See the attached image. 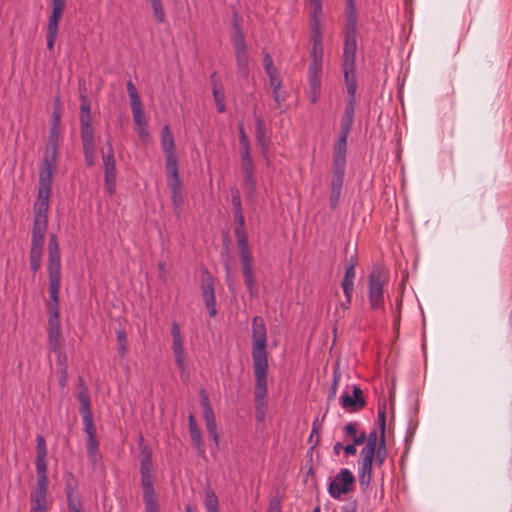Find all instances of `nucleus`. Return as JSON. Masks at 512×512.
Returning a JSON list of instances; mask_svg holds the SVG:
<instances>
[{"mask_svg":"<svg viewBox=\"0 0 512 512\" xmlns=\"http://www.w3.org/2000/svg\"><path fill=\"white\" fill-rule=\"evenodd\" d=\"M255 137L262 153L265 154L270 145V138L267 135L265 122L260 116L255 117Z\"/></svg>","mask_w":512,"mask_h":512,"instance_id":"27","label":"nucleus"},{"mask_svg":"<svg viewBox=\"0 0 512 512\" xmlns=\"http://www.w3.org/2000/svg\"><path fill=\"white\" fill-rule=\"evenodd\" d=\"M48 276H61L60 251H48Z\"/></svg>","mask_w":512,"mask_h":512,"instance_id":"34","label":"nucleus"},{"mask_svg":"<svg viewBox=\"0 0 512 512\" xmlns=\"http://www.w3.org/2000/svg\"><path fill=\"white\" fill-rule=\"evenodd\" d=\"M233 219L235 224L234 234L238 249L249 248L243 211L233 212Z\"/></svg>","mask_w":512,"mask_h":512,"instance_id":"22","label":"nucleus"},{"mask_svg":"<svg viewBox=\"0 0 512 512\" xmlns=\"http://www.w3.org/2000/svg\"><path fill=\"white\" fill-rule=\"evenodd\" d=\"M57 374H58V383L61 388H64L67 385V381H68V371H67V369H58Z\"/></svg>","mask_w":512,"mask_h":512,"instance_id":"62","label":"nucleus"},{"mask_svg":"<svg viewBox=\"0 0 512 512\" xmlns=\"http://www.w3.org/2000/svg\"><path fill=\"white\" fill-rule=\"evenodd\" d=\"M84 425V432L87 438L96 437V427L93 421V414L81 415Z\"/></svg>","mask_w":512,"mask_h":512,"instance_id":"48","label":"nucleus"},{"mask_svg":"<svg viewBox=\"0 0 512 512\" xmlns=\"http://www.w3.org/2000/svg\"><path fill=\"white\" fill-rule=\"evenodd\" d=\"M357 28H345L343 62H355L357 52Z\"/></svg>","mask_w":512,"mask_h":512,"instance_id":"19","label":"nucleus"},{"mask_svg":"<svg viewBox=\"0 0 512 512\" xmlns=\"http://www.w3.org/2000/svg\"><path fill=\"white\" fill-rule=\"evenodd\" d=\"M309 98L312 104L318 102L321 95L322 66H308Z\"/></svg>","mask_w":512,"mask_h":512,"instance_id":"16","label":"nucleus"},{"mask_svg":"<svg viewBox=\"0 0 512 512\" xmlns=\"http://www.w3.org/2000/svg\"><path fill=\"white\" fill-rule=\"evenodd\" d=\"M270 86L273 89V98L275 102L279 105L281 102L285 101V96L280 92L282 82L278 77V73L272 74L268 76Z\"/></svg>","mask_w":512,"mask_h":512,"instance_id":"41","label":"nucleus"},{"mask_svg":"<svg viewBox=\"0 0 512 512\" xmlns=\"http://www.w3.org/2000/svg\"><path fill=\"white\" fill-rule=\"evenodd\" d=\"M355 484V477L353 473L343 468L336 474L334 479L328 485V492L334 499H339L341 495L348 494Z\"/></svg>","mask_w":512,"mask_h":512,"instance_id":"7","label":"nucleus"},{"mask_svg":"<svg viewBox=\"0 0 512 512\" xmlns=\"http://www.w3.org/2000/svg\"><path fill=\"white\" fill-rule=\"evenodd\" d=\"M215 76H216V72L212 73V75H211L212 93H213L217 111L219 113H223V112H225V109H226L225 95H224V91H223L221 82L219 80H216Z\"/></svg>","mask_w":512,"mask_h":512,"instance_id":"29","label":"nucleus"},{"mask_svg":"<svg viewBox=\"0 0 512 512\" xmlns=\"http://www.w3.org/2000/svg\"><path fill=\"white\" fill-rule=\"evenodd\" d=\"M200 395V404L203 409V415L214 413L213 408L210 404L209 396L204 389H201L199 392Z\"/></svg>","mask_w":512,"mask_h":512,"instance_id":"52","label":"nucleus"},{"mask_svg":"<svg viewBox=\"0 0 512 512\" xmlns=\"http://www.w3.org/2000/svg\"><path fill=\"white\" fill-rule=\"evenodd\" d=\"M339 381H340V373L338 372L337 369H335L333 371V379H332V384H331V387H330V392L328 394V402L332 401L335 396H336V392H337V388H338V385H339Z\"/></svg>","mask_w":512,"mask_h":512,"instance_id":"53","label":"nucleus"},{"mask_svg":"<svg viewBox=\"0 0 512 512\" xmlns=\"http://www.w3.org/2000/svg\"><path fill=\"white\" fill-rule=\"evenodd\" d=\"M58 32L47 30L46 40H47V48L49 50L53 49L55 41L57 39Z\"/></svg>","mask_w":512,"mask_h":512,"instance_id":"63","label":"nucleus"},{"mask_svg":"<svg viewBox=\"0 0 512 512\" xmlns=\"http://www.w3.org/2000/svg\"><path fill=\"white\" fill-rule=\"evenodd\" d=\"M239 144L241 147V158L250 157V142L247 135L239 137Z\"/></svg>","mask_w":512,"mask_h":512,"instance_id":"56","label":"nucleus"},{"mask_svg":"<svg viewBox=\"0 0 512 512\" xmlns=\"http://www.w3.org/2000/svg\"><path fill=\"white\" fill-rule=\"evenodd\" d=\"M378 422L380 426V435L385 436V427H386V407L383 405L378 409Z\"/></svg>","mask_w":512,"mask_h":512,"instance_id":"59","label":"nucleus"},{"mask_svg":"<svg viewBox=\"0 0 512 512\" xmlns=\"http://www.w3.org/2000/svg\"><path fill=\"white\" fill-rule=\"evenodd\" d=\"M342 66L349 99H355V94L357 90L355 62H343Z\"/></svg>","mask_w":512,"mask_h":512,"instance_id":"25","label":"nucleus"},{"mask_svg":"<svg viewBox=\"0 0 512 512\" xmlns=\"http://www.w3.org/2000/svg\"><path fill=\"white\" fill-rule=\"evenodd\" d=\"M85 85H79L80 91V138L82 142L83 155L88 167L94 166L96 162L95 133L92 125L91 103L87 95L82 93Z\"/></svg>","mask_w":512,"mask_h":512,"instance_id":"3","label":"nucleus"},{"mask_svg":"<svg viewBox=\"0 0 512 512\" xmlns=\"http://www.w3.org/2000/svg\"><path fill=\"white\" fill-rule=\"evenodd\" d=\"M312 12L309 18L322 19V4L320 0H311Z\"/></svg>","mask_w":512,"mask_h":512,"instance_id":"60","label":"nucleus"},{"mask_svg":"<svg viewBox=\"0 0 512 512\" xmlns=\"http://www.w3.org/2000/svg\"><path fill=\"white\" fill-rule=\"evenodd\" d=\"M310 39L323 38L321 19L309 18Z\"/></svg>","mask_w":512,"mask_h":512,"instance_id":"50","label":"nucleus"},{"mask_svg":"<svg viewBox=\"0 0 512 512\" xmlns=\"http://www.w3.org/2000/svg\"><path fill=\"white\" fill-rule=\"evenodd\" d=\"M242 170L244 172V182L247 187V194L253 197L256 191V179L254 175V165L252 157L241 158Z\"/></svg>","mask_w":512,"mask_h":512,"instance_id":"23","label":"nucleus"},{"mask_svg":"<svg viewBox=\"0 0 512 512\" xmlns=\"http://www.w3.org/2000/svg\"><path fill=\"white\" fill-rule=\"evenodd\" d=\"M45 237L32 236L29 252L30 269L36 273L41 268Z\"/></svg>","mask_w":512,"mask_h":512,"instance_id":"20","label":"nucleus"},{"mask_svg":"<svg viewBox=\"0 0 512 512\" xmlns=\"http://www.w3.org/2000/svg\"><path fill=\"white\" fill-rule=\"evenodd\" d=\"M127 92L130 98V105L141 103L138 91L132 81H128L126 84Z\"/></svg>","mask_w":512,"mask_h":512,"instance_id":"54","label":"nucleus"},{"mask_svg":"<svg viewBox=\"0 0 512 512\" xmlns=\"http://www.w3.org/2000/svg\"><path fill=\"white\" fill-rule=\"evenodd\" d=\"M235 16L237 15L235 14ZM231 42L233 44L234 49L248 47L244 33L242 31L241 24L236 17H234L233 20V36L231 38Z\"/></svg>","mask_w":512,"mask_h":512,"instance_id":"36","label":"nucleus"},{"mask_svg":"<svg viewBox=\"0 0 512 512\" xmlns=\"http://www.w3.org/2000/svg\"><path fill=\"white\" fill-rule=\"evenodd\" d=\"M31 510L30 512H47L49 503L47 498L30 497Z\"/></svg>","mask_w":512,"mask_h":512,"instance_id":"49","label":"nucleus"},{"mask_svg":"<svg viewBox=\"0 0 512 512\" xmlns=\"http://www.w3.org/2000/svg\"><path fill=\"white\" fill-rule=\"evenodd\" d=\"M206 429L210 437L214 440L215 444H219V433L217 429V423L214 413H208L206 415H203Z\"/></svg>","mask_w":512,"mask_h":512,"instance_id":"40","label":"nucleus"},{"mask_svg":"<svg viewBox=\"0 0 512 512\" xmlns=\"http://www.w3.org/2000/svg\"><path fill=\"white\" fill-rule=\"evenodd\" d=\"M252 359L255 378L254 397L257 410L264 407L268 394V352L266 325L261 316L252 319Z\"/></svg>","mask_w":512,"mask_h":512,"instance_id":"2","label":"nucleus"},{"mask_svg":"<svg viewBox=\"0 0 512 512\" xmlns=\"http://www.w3.org/2000/svg\"><path fill=\"white\" fill-rule=\"evenodd\" d=\"M374 456L371 454H361L359 461V483L362 490H366L370 485L372 479V468H373Z\"/></svg>","mask_w":512,"mask_h":512,"instance_id":"18","label":"nucleus"},{"mask_svg":"<svg viewBox=\"0 0 512 512\" xmlns=\"http://www.w3.org/2000/svg\"><path fill=\"white\" fill-rule=\"evenodd\" d=\"M201 292L209 315L216 316L215 279L208 269L201 272Z\"/></svg>","mask_w":512,"mask_h":512,"instance_id":"10","label":"nucleus"},{"mask_svg":"<svg viewBox=\"0 0 512 512\" xmlns=\"http://www.w3.org/2000/svg\"><path fill=\"white\" fill-rule=\"evenodd\" d=\"M66 0H51V14L48 18L47 30L58 32L59 22L63 16Z\"/></svg>","mask_w":512,"mask_h":512,"instance_id":"24","label":"nucleus"},{"mask_svg":"<svg viewBox=\"0 0 512 512\" xmlns=\"http://www.w3.org/2000/svg\"><path fill=\"white\" fill-rule=\"evenodd\" d=\"M131 110L135 124L138 126H145L147 122L142 107V103H136L134 105H131Z\"/></svg>","mask_w":512,"mask_h":512,"instance_id":"44","label":"nucleus"},{"mask_svg":"<svg viewBox=\"0 0 512 512\" xmlns=\"http://www.w3.org/2000/svg\"><path fill=\"white\" fill-rule=\"evenodd\" d=\"M357 426H358V423H356V422L347 423L343 427V432H344L345 436L353 439L358 434Z\"/></svg>","mask_w":512,"mask_h":512,"instance_id":"61","label":"nucleus"},{"mask_svg":"<svg viewBox=\"0 0 512 512\" xmlns=\"http://www.w3.org/2000/svg\"><path fill=\"white\" fill-rule=\"evenodd\" d=\"M60 141V133L57 127L54 125L50 129L48 144L46 146L45 154L58 156V147Z\"/></svg>","mask_w":512,"mask_h":512,"instance_id":"37","label":"nucleus"},{"mask_svg":"<svg viewBox=\"0 0 512 512\" xmlns=\"http://www.w3.org/2000/svg\"><path fill=\"white\" fill-rule=\"evenodd\" d=\"M116 338L118 344V352L121 357H124L128 349V340L124 329H118L116 331Z\"/></svg>","mask_w":512,"mask_h":512,"instance_id":"46","label":"nucleus"},{"mask_svg":"<svg viewBox=\"0 0 512 512\" xmlns=\"http://www.w3.org/2000/svg\"><path fill=\"white\" fill-rule=\"evenodd\" d=\"M65 495L69 512H82V502L78 494L79 482L74 474L66 471L63 476Z\"/></svg>","mask_w":512,"mask_h":512,"instance_id":"11","label":"nucleus"},{"mask_svg":"<svg viewBox=\"0 0 512 512\" xmlns=\"http://www.w3.org/2000/svg\"><path fill=\"white\" fill-rule=\"evenodd\" d=\"M376 464L378 466H381L386 458V440L385 436L380 435V441L378 446L375 449V455H374Z\"/></svg>","mask_w":512,"mask_h":512,"instance_id":"45","label":"nucleus"},{"mask_svg":"<svg viewBox=\"0 0 512 512\" xmlns=\"http://www.w3.org/2000/svg\"><path fill=\"white\" fill-rule=\"evenodd\" d=\"M367 443L365 447L361 450V454H371V456L375 455V449L377 447V430L373 429L367 435Z\"/></svg>","mask_w":512,"mask_h":512,"instance_id":"43","label":"nucleus"},{"mask_svg":"<svg viewBox=\"0 0 512 512\" xmlns=\"http://www.w3.org/2000/svg\"><path fill=\"white\" fill-rule=\"evenodd\" d=\"M151 3L153 15L158 23L165 22V11L162 0H149Z\"/></svg>","mask_w":512,"mask_h":512,"instance_id":"47","label":"nucleus"},{"mask_svg":"<svg viewBox=\"0 0 512 512\" xmlns=\"http://www.w3.org/2000/svg\"><path fill=\"white\" fill-rule=\"evenodd\" d=\"M56 353V369H67V356L65 352L60 349V345L58 346Z\"/></svg>","mask_w":512,"mask_h":512,"instance_id":"57","label":"nucleus"},{"mask_svg":"<svg viewBox=\"0 0 512 512\" xmlns=\"http://www.w3.org/2000/svg\"><path fill=\"white\" fill-rule=\"evenodd\" d=\"M161 148L165 156V165L178 163L174 136L168 124L161 130Z\"/></svg>","mask_w":512,"mask_h":512,"instance_id":"15","label":"nucleus"},{"mask_svg":"<svg viewBox=\"0 0 512 512\" xmlns=\"http://www.w3.org/2000/svg\"><path fill=\"white\" fill-rule=\"evenodd\" d=\"M311 49L309 52V66H322L323 62V38L310 39Z\"/></svg>","mask_w":512,"mask_h":512,"instance_id":"28","label":"nucleus"},{"mask_svg":"<svg viewBox=\"0 0 512 512\" xmlns=\"http://www.w3.org/2000/svg\"><path fill=\"white\" fill-rule=\"evenodd\" d=\"M230 193H231L232 212L243 211L239 189L237 187H232L230 189Z\"/></svg>","mask_w":512,"mask_h":512,"instance_id":"51","label":"nucleus"},{"mask_svg":"<svg viewBox=\"0 0 512 512\" xmlns=\"http://www.w3.org/2000/svg\"><path fill=\"white\" fill-rule=\"evenodd\" d=\"M386 281L380 269L373 270L369 275V302L373 309H380L384 305L383 287Z\"/></svg>","mask_w":512,"mask_h":512,"instance_id":"6","label":"nucleus"},{"mask_svg":"<svg viewBox=\"0 0 512 512\" xmlns=\"http://www.w3.org/2000/svg\"><path fill=\"white\" fill-rule=\"evenodd\" d=\"M49 277V302L47 303L48 311H59V291L61 287V276Z\"/></svg>","mask_w":512,"mask_h":512,"instance_id":"26","label":"nucleus"},{"mask_svg":"<svg viewBox=\"0 0 512 512\" xmlns=\"http://www.w3.org/2000/svg\"><path fill=\"white\" fill-rule=\"evenodd\" d=\"M48 327L47 334L49 340V347L52 351H57L59 346L60 332V312L59 311H48Z\"/></svg>","mask_w":512,"mask_h":512,"instance_id":"17","label":"nucleus"},{"mask_svg":"<svg viewBox=\"0 0 512 512\" xmlns=\"http://www.w3.org/2000/svg\"><path fill=\"white\" fill-rule=\"evenodd\" d=\"M345 15V28H357V12L354 0H346Z\"/></svg>","mask_w":512,"mask_h":512,"instance_id":"39","label":"nucleus"},{"mask_svg":"<svg viewBox=\"0 0 512 512\" xmlns=\"http://www.w3.org/2000/svg\"><path fill=\"white\" fill-rule=\"evenodd\" d=\"M267 512H281V504L278 498H273L270 501Z\"/></svg>","mask_w":512,"mask_h":512,"instance_id":"64","label":"nucleus"},{"mask_svg":"<svg viewBox=\"0 0 512 512\" xmlns=\"http://www.w3.org/2000/svg\"><path fill=\"white\" fill-rule=\"evenodd\" d=\"M319 430L320 425L318 424L317 420H315L312 424V430L308 439V442H312L313 438H315L314 444L311 446L310 450H313L315 446L319 443Z\"/></svg>","mask_w":512,"mask_h":512,"instance_id":"58","label":"nucleus"},{"mask_svg":"<svg viewBox=\"0 0 512 512\" xmlns=\"http://www.w3.org/2000/svg\"><path fill=\"white\" fill-rule=\"evenodd\" d=\"M107 145V152H102V160L104 165V184L107 193L109 195H113L116 191V162L111 142L108 141Z\"/></svg>","mask_w":512,"mask_h":512,"instance_id":"9","label":"nucleus"},{"mask_svg":"<svg viewBox=\"0 0 512 512\" xmlns=\"http://www.w3.org/2000/svg\"><path fill=\"white\" fill-rule=\"evenodd\" d=\"M356 99H348L340 121L339 137L333 149V172L330 181L329 204L332 210L340 203L346 170L347 139L354 123Z\"/></svg>","mask_w":512,"mask_h":512,"instance_id":"1","label":"nucleus"},{"mask_svg":"<svg viewBox=\"0 0 512 512\" xmlns=\"http://www.w3.org/2000/svg\"><path fill=\"white\" fill-rule=\"evenodd\" d=\"M58 156L45 154L39 168L38 189L51 190L52 176L57 170Z\"/></svg>","mask_w":512,"mask_h":512,"instance_id":"12","label":"nucleus"},{"mask_svg":"<svg viewBox=\"0 0 512 512\" xmlns=\"http://www.w3.org/2000/svg\"><path fill=\"white\" fill-rule=\"evenodd\" d=\"M236 63L243 78L249 76V52L248 47L234 49Z\"/></svg>","mask_w":512,"mask_h":512,"instance_id":"31","label":"nucleus"},{"mask_svg":"<svg viewBox=\"0 0 512 512\" xmlns=\"http://www.w3.org/2000/svg\"><path fill=\"white\" fill-rule=\"evenodd\" d=\"M263 66L267 76L278 73L273 64V59L269 53H265L263 56Z\"/></svg>","mask_w":512,"mask_h":512,"instance_id":"55","label":"nucleus"},{"mask_svg":"<svg viewBox=\"0 0 512 512\" xmlns=\"http://www.w3.org/2000/svg\"><path fill=\"white\" fill-rule=\"evenodd\" d=\"M171 333L173 337L172 349L175 356V363L177 368L183 374L186 370L184 339L181 335L180 328L177 322L172 323Z\"/></svg>","mask_w":512,"mask_h":512,"instance_id":"13","label":"nucleus"},{"mask_svg":"<svg viewBox=\"0 0 512 512\" xmlns=\"http://www.w3.org/2000/svg\"><path fill=\"white\" fill-rule=\"evenodd\" d=\"M340 404L348 412H358L366 406V400L363 396L362 389L354 385L352 395L347 392L340 397Z\"/></svg>","mask_w":512,"mask_h":512,"instance_id":"14","label":"nucleus"},{"mask_svg":"<svg viewBox=\"0 0 512 512\" xmlns=\"http://www.w3.org/2000/svg\"><path fill=\"white\" fill-rule=\"evenodd\" d=\"M47 446L42 435L36 438V474L37 487L31 492L30 497L47 498L48 494V475H47Z\"/></svg>","mask_w":512,"mask_h":512,"instance_id":"4","label":"nucleus"},{"mask_svg":"<svg viewBox=\"0 0 512 512\" xmlns=\"http://www.w3.org/2000/svg\"><path fill=\"white\" fill-rule=\"evenodd\" d=\"M204 494V507L206 512H219V500L214 490L208 486L204 490Z\"/></svg>","mask_w":512,"mask_h":512,"instance_id":"38","label":"nucleus"},{"mask_svg":"<svg viewBox=\"0 0 512 512\" xmlns=\"http://www.w3.org/2000/svg\"><path fill=\"white\" fill-rule=\"evenodd\" d=\"M167 184L171 192L182 191V181L179 177L178 163L165 165Z\"/></svg>","mask_w":512,"mask_h":512,"instance_id":"30","label":"nucleus"},{"mask_svg":"<svg viewBox=\"0 0 512 512\" xmlns=\"http://www.w3.org/2000/svg\"><path fill=\"white\" fill-rule=\"evenodd\" d=\"M77 399L80 403V408H79L80 414L81 415L92 414L90 396H89L87 387H84L83 389H81V391L77 395Z\"/></svg>","mask_w":512,"mask_h":512,"instance_id":"42","label":"nucleus"},{"mask_svg":"<svg viewBox=\"0 0 512 512\" xmlns=\"http://www.w3.org/2000/svg\"><path fill=\"white\" fill-rule=\"evenodd\" d=\"M143 441H144V438L141 435L140 443H139L140 444V471L153 469L152 451L148 446L142 445Z\"/></svg>","mask_w":512,"mask_h":512,"instance_id":"35","label":"nucleus"},{"mask_svg":"<svg viewBox=\"0 0 512 512\" xmlns=\"http://www.w3.org/2000/svg\"><path fill=\"white\" fill-rule=\"evenodd\" d=\"M239 257L241 260V268L244 278V283L247 287L251 298L258 297V287L255 280L253 265H252V253L250 248L238 249Z\"/></svg>","mask_w":512,"mask_h":512,"instance_id":"8","label":"nucleus"},{"mask_svg":"<svg viewBox=\"0 0 512 512\" xmlns=\"http://www.w3.org/2000/svg\"><path fill=\"white\" fill-rule=\"evenodd\" d=\"M188 428H189L190 437H191V440H192L194 446L198 450H202V447H203L202 436H201L200 429L197 425V422H196L193 414H190L188 417Z\"/></svg>","mask_w":512,"mask_h":512,"instance_id":"33","label":"nucleus"},{"mask_svg":"<svg viewBox=\"0 0 512 512\" xmlns=\"http://www.w3.org/2000/svg\"><path fill=\"white\" fill-rule=\"evenodd\" d=\"M356 259L351 258L349 264L345 268L344 277L341 282V286L343 291L349 292L350 290H354V278L356 275L355 267H356Z\"/></svg>","mask_w":512,"mask_h":512,"instance_id":"32","label":"nucleus"},{"mask_svg":"<svg viewBox=\"0 0 512 512\" xmlns=\"http://www.w3.org/2000/svg\"><path fill=\"white\" fill-rule=\"evenodd\" d=\"M51 190L38 189L37 198L33 206L34 221L32 227V236L45 237L49 209V198Z\"/></svg>","mask_w":512,"mask_h":512,"instance_id":"5","label":"nucleus"},{"mask_svg":"<svg viewBox=\"0 0 512 512\" xmlns=\"http://www.w3.org/2000/svg\"><path fill=\"white\" fill-rule=\"evenodd\" d=\"M141 474V486L143 489V501L144 503L150 502H158L155 489H154V481L155 476L153 473V469L151 470H142Z\"/></svg>","mask_w":512,"mask_h":512,"instance_id":"21","label":"nucleus"}]
</instances>
